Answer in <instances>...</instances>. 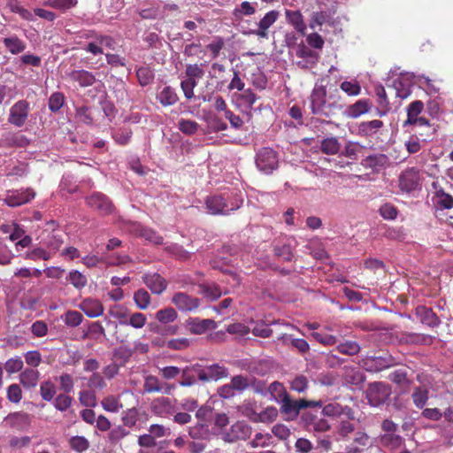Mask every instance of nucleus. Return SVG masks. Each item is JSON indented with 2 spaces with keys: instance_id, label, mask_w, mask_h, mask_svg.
I'll return each mask as SVG.
<instances>
[{
  "instance_id": "obj_28",
  "label": "nucleus",
  "mask_w": 453,
  "mask_h": 453,
  "mask_svg": "<svg viewBox=\"0 0 453 453\" xmlns=\"http://www.w3.org/2000/svg\"><path fill=\"white\" fill-rule=\"evenodd\" d=\"M352 411L348 406H342L337 403H330L325 405L322 409L321 414L326 417H339L342 414L350 416Z\"/></svg>"
},
{
  "instance_id": "obj_9",
  "label": "nucleus",
  "mask_w": 453,
  "mask_h": 453,
  "mask_svg": "<svg viewBox=\"0 0 453 453\" xmlns=\"http://www.w3.org/2000/svg\"><path fill=\"white\" fill-rule=\"evenodd\" d=\"M35 196L33 188L13 189L6 192L4 203L9 207H18L29 203Z\"/></svg>"
},
{
  "instance_id": "obj_38",
  "label": "nucleus",
  "mask_w": 453,
  "mask_h": 453,
  "mask_svg": "<svg viewBox=\"0 0 453 453\" xmlns=\"http://www.w3.org/2000/svg\"><path fill=\"white\" fill-rule=\"evenodd\" d=\"M57 387L50 380H47L41 383L40 385V395L44 401L51 402L56 395Z\"/></svg>"
},
{
  "instance_id": "obj_34",
  "label": "nucleus",
  "mask_w": 453,
  "mask_h": 453,
  "mask_svg": "<svg viewBox=\"0 0 453 453\" xmlns=\"http://www.w3.org/2000/svg\"><path fill=\"white\" fill-rule=\"evenodd\" d=\"M3 42L6 49L14 55L24 51L26 49V43L16 35L4 38Z\"/></svg>"
},
{
  "instance_id": "obj_41",
  "label": "nucleus",
  "mask_w": 453,
  "mask_h": 453,
  "mask_svg": "<svg viewBox=\"0 0 453 453\" xmlns=\"http://www.w3.org/2000/svg\"><path fill=\"white\" fill-rule=\"evenodd\" d=\"M429 391L422 387H416L411 395L415 406L418 409L424 408L428 401Z\"/></svg>"
},
{
  "instance_id": "obj_62",
  "label": "nucleus",
  "mask_w": 453,
  "mask_h": 453,
  "mask_svg": "<svg viewBox=\"0 0 453 453\" xmlns=\"http://www.w3.org/2000/svg\"><path fill=\"white\" fill-rule=\"evenodd\" d=\"M57 381H58L59 388L65 394H70L73 391L74 381L71 374L62 373L57 378Z\"/></svg>"
},
{
  "instance_id": "obj_3",
  "label": "nucleus",
  "mask_w": 453,
  "mask_h": 453,
  "mask_svg": "<svg viewBox=\"0 0 453 453\" xmlns=\"http://www.w3.org/2000/svg\"><path fill=\"white\" fill-rule=\"evenodd\" d=\"M191 370L196 373L198 380L203 382L217 381L229 376L228 369L218 363L204 366L196 364L192 365Z\"/></svg>"
},
{
  "instance_id": "obj_30",
  "label": "nucleus",
  "mask_w": 453,
  "mask_h": 453,
  "mask_svg": "<svg viewBox=\"0 0 453 453\" xmlns=\"http://www.w3.org/2000/svg\"><path fill=\"white\" fill-rule=\"evenodd\" d=\"M157 100L164 106H170L175 104L179 96L174 88L170 86L165 87L157 96Z\"/></svg>"
},
{
  "instance_id": "obj_13",
  "label": "nucleus",
  "mask_w": 453,
  "mask_h": 453,
  "mask_svg": "<svg viewBox=\"0 0 453 453\" xmlns=\"http://www.w3.org/2000/svg\"><path fill=\"white\" fill-rule=\"evenodd\" d=\"M185 326L193 334H203L209 329H215L217 323L210 319L188 318L185 321Z\"/></svg>"
},
{
  "instance_id": "obj_24",
  "label": "nucleus",
  "mask_w": 453,
  "mask_h": 453,
  "mask_svg": "<svg viewBox=\"0 0 453 453\" xmlns=\"http://www.w3.org/2000/svg\"><path fill=\"white\" fill-rule=\"evenodd\" d=\"M69 78L81 87H89L96 82L95 75L87 70H73L68 73Z\"/></svg>"
},
{
  "instance_id": "obj_58",
  "label": "nucleus",
  "mask_w": 453,
  "mask_h": 453,
  "mask_svg": "<svg viewBox=\"0 0 453 453\" xmlns=\"http://www.w3.org/2000/svg\"><path fill=\"white\" fill-rule=\"evenodd\" d=\"M199 125L195 120L181 119L178 122V128L185 134L192 135L198 130Z\"/></svg>"
},
{
  "instance_id": "obj_50",
  "label": "nucleus",
  "mask_w": 453,
  "mask_h": 453,
  "mask_svg": "<svg viewBox=\"0 0 453 453\" xmlns=\"http://www.w3.org/2000/svg\"><path fill=\"white\" fill-rule=\"evenodd\" d=\"M62 319L67 326L76 327L81 324L83 316L77 311H67L62 316Z\"/></svg>"
},
{
  "instance_id": "obj_48",
  "label": "nucleus",
  "mask_w": 453,
  "mask_h": 453,
  "mask_svg": "<svg viewBox=\"0 0 453 453\" xmlns=\"http://www.w3.org/2000/svg\"><path fill=\"white\" fill-rule=\"evenodd\" d=\"M165 250L180 260H188L190 258L192 252L186 250L182 246L177 243H171L165 246Z\"/></svg>"
},
{
  "instance_id": "obj_21",
  "label": "nucleus",
  "mask_w": 453,
  "mask_h": 453,
  "mask_svg": "<svg viewBox=\"0 0 453 453\" xmlns=\"http://www.w3.org/2000/svg\"><path fill=\"white\" fill-rule=\"evenodd\" d=\"M279 14L277 11L267 12L258 22V28L252 33L258 37H267V29L277 20Z\"/></svg>"
},
{
  "instance_id": "obj_14",
  "label": "nucleus",
  "mask_w": 453,
  "mask_h": 453,
  "mask_svg": "<svg viewBox=\"0 0 453 453\" xmlns=\"http://www.w3.org/2000/svg\"><path fill=\"white\" fill-rule=\"evenodd\" d=\"M142 281L155 295H161L167 288V281L157 273H144Z\"/></svg>"
},
{
  "instance_id": "obj_23",
  "label": "nucleus",
  "mask_w": 453,
  "mask_h": 453,
  "mask_svg": "<svg viewBox=\"0 0 453 453\" xmlns=\"http://www.w3.org/2000/svg\"><path fill=\"white\" fill-rule=\"evenodd\" d=\"M370 108L371 103L368 99H359L353 104L349 105L344 112L347 117L357 119L362 114L368 112Z\"/></svg>"
},
{
  "instance_id": "obj_52",
  "label": "nucleus",
  "mask_w": 453,
  "mask_h": 453,
  "mask_svg": "<svg viewBox=\"0 0 453 453\" xmlns=\"http://www.w3.org/2000/svg\"><path fill=\"white\" fill-rule=\"evenodd\" d=\"M340 88L349 96H357L361 93V86L357 80L342 81Z\"/></svg>"
},
{
  "instance_id": "obj_63",
  "label": "nucleus",
  "mask_w": 453,
  "mask_h": 453,
  "mask_svg": "<svg viewBox=\"0 0 453 453\" xmlns=\"http://www.w3.org/2000/svg\"><path fill=\"white\" fill-rule=\"evenodd\" d=\"M381 442L384 446L396 449L403 443V438L395 434H386L381 437Z\"/></svg>"
},
{
  "instance_id": "obj_27",
  "label": "nucleus",
  "mask_w": 453,
  "mask_h": 453,
  "mask_svg": "<svg viewBox=\"0 0 453 453\" xmlns=\"http://www.w3.org/2000/svg\"><path fill=\"white\" fill-rule=\"evenodd\" d=\"M279 403L280 404V412L287 415L288 420H294L299 415L296 400L290 399L288 395L280 399Z\"/></svg>"
},
{
  "instance_id": "obj_12",
  "label": "nucleus",
  "mask_w": 453,
  "mask_h": 453,
  "mask_svg": "<svg viewBox=\"0 0 453 453\" xmlns=\"http://www.w3.org/2000/svg\"><path fill=\"white\" fill-rule=\"evenodd\" d=\"M172 303L183 312L196 311L200 305V299L191 296L184 292H177L172 297Z\"/></svg>"
},
{
  "instance_id": "obj_19",
  "label": "nucleus",
  "mask_w": 453,
  "mask_h": 453,
  "mask_svg": "<svg viewBox=\"0 0 453 453\" xmlns=\"http://www.w3.org/2000/svg\"><path fill=\"white\" fill-rule=\"evenodd\" d=\"M173 387L161 382L159 379L154 375H148L144 378L143 390L146 393H165L170 394Z\"/></svg>"
},
{
  "instance_id": "obj_25",
  "label": "nucleus",
  "mask_w": 453,
  "mask_h": 453,
  "mask_svg": "<svg viewBox=\"0 0 453 453\" xmlns=\"http://www.w3.org/2000/svg\"><path fill=\"white\" fill-rule=\"evenodd\" d=\"M40 379V372L32 368H27L19 374V382L26 388H35Z\"/></svg>"
},
{
  "instance_id": "obj_37",
  "label": "nucleus",
  "mask_w": 453,
  "mask_h": 453,
  "mask_svg": "<svg viewBox=\"0 0 453 453\" xmlns=\"http://www.w3.org/2000/svg\"><path fill=\"white\" fill-rule=\"evenodd\" d=\"M410 127H411V131H414V132H416V130H415L416 127L425 128L426 129L425 133H418L417 132V134L420 137L426 136L430 139L431 136L434 134V129L432 127L429 121L423 117H418V118L415 119L414 120H412Z\"/></svg>"
},
{
  "instance_id": "obj_18",
  "label": "nucleus",
  "mask_w": 453,
  "mask_h": 453,
  "mask_svg": "<svg viewBox=\"0 0 453 453\" xmlns=\"http://www.w3.org/2000/svg\"><path fill=\"white\" fill-rule=\"evenodd\" d=\"M79 308L88 317L97 318L103 315L104 308L98 299L88 297L81 302Z\"/></svg>"
},
{
  "instance_id": "obj_32",
  "label": "nucleus",
  "mask_w": 453,
  "mask_h": 453,
  "mask_svg": "<svg viewBox=\"0 0 453 453\" xmlns=\"http://www.w3.org/2000/svg\"><path fill=\"white\" fill-rule=\"evenodd\" d=\"M101 406L105 411L112 413H118L121 409H123L120 396L113 395H109L104 397L101 401Z\"/></svg>"
},
{
  "instance_id": "obj_2",
  "label": "nucleus",
  "mask_w": 453,
  "mask_h": 453,
  "mask_svg": "<svg viewBox=\"0 0 453 453\" xmlns=\"http://www.w3.org/2000/svg\"><path fill=\"white\" fill-rule=\"evenodd\" d=\"M242 204V198L235 192L226 196L214 195L208 196L205 206L209 213L212 215H229L238 210Z\"/></svg>"
},
{
  "instance_id": "obj_45",
  "label": "nucleus",
  "mask_w": 453,
  "mask_h": 453,
  "mask_svg": "<svg viewBox=\"0 0 453 453\" xmlns=\"http://www.w3.org/2000/svg\"><path fill=\"white\" fill-rule=\"evenodd\" d=\"M286 15L289 23H291L298 32H304L306 26L299 11H287Z\"/></svg>"
},
{
  "instance_id": "obj_57",
  "label": "nucleus",
  "mask_w": 453,
  "mask_h": 453,
  "mask_svg": "<svg viewBox=\"0 0 453 453\" xmlns=\"http://www.w3.org/2000/svg\"><path fill=\"white\" fill-rule=\"evenodd\" d=\"M136 76L141 86H147L154 80V73L148 66H142L136 71Z\"/></svg>"
},
{
  "instance_id": "obj_53",
  "label": "nucleus",
  "mask_w": 453,
  "mask_h": 453,
  "mask_svg": "<svg viewBox=\"0 0 453 453\" xmlns=\"http://www.w3.org/2000/svg\"><path fill=\"white\" fill-rule=\"evenodd\" d=\"M139 235L154 244L159 245L163 243V237L151 228L139 226Z\"/></svg>"
},
{
  "instance_id": "obj_31",
  "label": "nucleus",
  "mask_w": 453,
  "mask_h": 453,
  "mask_svg": "<svg viewBox=\"0 0 453 453\" xmlns=\"http://www.w3.org/2000/svg\"><path fill=\"white\" fill-rule=\"evenodd\" d=\"M342 145L337 137L332 136L320 142V150L326 155H335L341 150Z\"/></svg>"
},
{
  "instance_id": "obj_60",
  "label": "nucleus",
  "mask_w": 453,
  "mask_h": 453,
  "mask_svg": "<svg viewBox=\"0 0 453 453\" xmlns=\"http://www.w3.org/2000/svg\"><path fill=\"white\" fill-rule=\"evenodd\" d=\"M121 420L124 426H127L129 428L134 426L138 420L137 409L133 407L123 411Z\"/></svg>"
},
{
  "instance_id": "obj_44",
  "label": "nucleus",
  "mask_w": 453,
  "mask_h": 453,
  "mask_svg": "<svg viewBox=\"0 0 453 453\" xmlns=\"http://www.w3.org/2000/svg\"><path fill=\"white\" fill-rule=\"evenodd\" d=\"M53 405L56 410L64 412L66 411L73 402V398L69 394H59L53 400Z\"/></svg>"
},
{
  "instance_id": "obj_39",
  "label": "nucleus",
  "mask_w": 453,
  "mask_h": 453,
  "mask_svg": "<svg viewBox=\"0 0 453 453\" xmlns=\"http://www.w3.org/2000/svg\"><path fill=\"white\" fill-rule=\"evenodd\" d=\"M155 318L161 324H170L176 320L178 313L173 308L167 307L157 311L155 314Z\"/></svg>"
},
{
  "instance_id": "obj_42",
  "label": "nucleus",
  "mask_w": 453,
  "mask_h": 453,
  "mask_svg": "<svg viewBox=\"0 0 453 453\" xmlns=\"http://www.w3.org/2000/svg\"><path fill=\"white\" fill-rule=\"evenodd\" d=\"M267 393L271 395L272 399L279 403L285 395L288 394L286 391L284 385L279 381H273L267 388Z\"/></svg>"
},
{
  "instance_id": "obj_22",
  "label": "nucleus",
  "mask_w": 453,
  "mask_h": 453,
  "mask_svg": "<svg viewBox=\"0 0 453 453\" xmlns=\"http://www.w3.org/2000/svg\"><path fill=\"white\" fill-rule=\"evenodd\" d=\"M416 315L422 324L430 327L437 326L441 322L432 309L426 306H418L416 308Z\"/></svg>"
},
{
  "instance_id": "obj_36",
  "label": "nucleus",
  "mask_w": 453,
  "mask_h": 453,
  "mask_svg": "<svg viewBox=\"0 0 453 453\" xmlns=\"http://www.w3.org/2000/svg\"><path fill=\"white\" fill-rule=\"evenodd\" d=\"M52 257V252L46 250L42 247H35L31 250L27 251L23 257L27 260L38 261V260H50Z\"/></svg>"
},
{
  "instance_id": "obj_16",
  "label": "nucleus",
  "mask_w": 453,
  "mask_h": 453,
  "mask_svg": "<svg viewBox=\"0 0 453 453\" xmlns=\"http://www.w3.org/2000/svg\"><path fill=\"white\" fill-rule=\"evenodd\" d=\"M28 115V104L25 101H19L12 108L9 116V122L16 127L24 125Z\"/></svg>"
},
{
  "instance_id": "obj_8",
  "label": "nucleus",
  "mask_w": 453,
  "mask_h": 453,
  "mask_svg": "<svg viewBox=\"0 0 453 453\" xmlns=\"http://www.w3.org/2000/svg\"><path fill=\"white\" fill-rule=\"evenodd\" d=\"M399 188L405 193H411L420 188L419 171L415 167L404 170L399 176Z\"/></svg>"
},
{
  "instance_id": "obj_29",
  "label": "nucleus",
  "mask_w": 453,
  "mask_h": 453,
  "mask_svg": "<svg viewBox=\"0 0 453 453\" xmlns=\"http://www.w3.org/2000/svg\"><path fill=\"white\" fill-rule=\"evenodd\" d=\"M424 109V104L420 100L411 102L407 106V119L403 123V127H409L415 119L419 117V114Z\"/></svg>"
},
{
  "instance_id": "obj_40",
  "label": "nucleus",
  "mask_w": 453,
  "mask_h": 453,
  "mask_svg": "<svg viewBox=\"0 0 453 453\" xmlns=\"http://www.w3.org/2000/svg\"><path fill=\"white\" fill-rule=\"evenodd\" d=\"M150 295L144 288H139L134 293V302L140 310H146L150 304Z\"/></svg>"
},
{
  "instance_id": "obj_17",
  "label": "nucleus",
  "mask_w": 453,
  "mask_h": 453,
  "mask_svg": "<svg viewBox=\"0 0 453 453\" xmlns=\"http://www.w3.org/2000/svg\"><path fill=\"white\" fill-rule=\"evenodd\" d=\"M4 421L11 427L19 431H23L27 429V427L30 426L31 418L29 414L26 412L16 411L8 414L4 418Z\"/></svg>"
},
{
  "instance_id": "obj_64",
  "label": "nucleus",
  "mask_w": 453,
  "mask_h": 453,
  "mask_svg": "<svg viewBox=\"0 0 453 453\" xmlns=\"http://www.w3.org/2000/svg\"><path fill=\"white\" fill-rule=\"evenodd\" d=\"M278 417V410L274 406H268L259 412L257 423H272Z\"/></svg>"
},
{
  "instance_id": "obj_49",
  "label": "nucleus",
  "mask_w": 453,
  "mask_h": 453,
  "mask_svg": "<svg viewBox=\"0 0 453 453\" xmlns=\"http://www.w3.org/2000/svg\"><path fill=\"white\" fill-rule=\"evenodd\" d=\"M89 441L84 436H73L69 440L70 448L77 453H82L89 448Z\"/></svg>"
},
{
  "instance_id": "obj_56",
  "label": "nucleus",
  "mask_w": 453,
  "mask_h": 453,
  "mask_svg": "<svg viewBox=\"0 0 453 453\" xmlns=\"http://www.w3.org/2000/svg\"><path fill=\"white\" fill-rule=\"evenodd\" d=\"M79 401L81 405L92 408L97 404L96 393L92 390H81L79 392Z\"/></svg>"
},
{
  "instance_id": "obj_51",
  "label": "nucleus",
  "mask_w": 453,
  "mask_h": 453,
  "mask_svg": "<svg viewBox=\"0 0 453 453\" xmlns=\"http://www.w3.org/2000/svg\"><path fill=\"white\" fill-rule=\"evenodd\" d=\"M383 127V122L380 119H373L370 121L362 122L360 124V131L368 136H372Z\"/></svg>"
},
{
  "instance_id": "obj_1",
  "label": "nucleus",
  "mask_w": 453,
  "mask_h": 453,
  "mask_svg": "<svg viewBox=\"0 0 453 453\" xmlns=\"http://www.w3.org/2000/svg\"><path fill=\"white\" fill-rule=\"evenodd\" d=\"M309 100L311 112L317 115L331 117L344 108V104L339 103L338 100L327 102L326 87L318 82L315 83Z\"/></svg>"
},
{
  "instance_id": "obj_43",
  "label": "nucleus",
  "mask_w": 453,
  "mask_h": 453,
  "mask_svg": "<svg viewBox=\"0 0 453 453\" xmlns=\"http://www.w3.org/2000/svg\"><path fill=\"white\" fill-rule=\"evenodd\" d=\"M75 119L85 125L91 126L94 123V118L88 106L81 105L75 109Z\"/></svg>"
},
{
  "instance_id": "obj_46",
  "label": "nucleus",
  "mask_w": 453,
  "mask_h": 453,
  "mask_svg": "<svg viewBox=\"0 0 453 453\" xmlns=\"http://www.w3.org/2000/svg\"><path fill=\"white\" fill-rule=\"evenodd\" d=\"M66 280L77 289L83 288L88 283L86 276L77 270L70 271Z\"/></svg>"
},
{
  "instance_id": "obj_4",
  "label": "nucleus",
  "mask_w": 453,
  "mask_h": 453,
  "mask_svg": "<svg viewBox=\"0 0 453 453\" xmlns=\"http://www.w3.org/2000/svg\"><path fill=\"white\" fill-rule=\"evenodd\" d=\"M391 387L382 381L370 383L365 390L368 403L373 407L384 404L391 395Z\"/></svg>"
},
{
  "instance_id": "obj_15",
  "label": "nucleus",
  "mask_w": 453,
  "mask_h": 453,
  "mask_svg": "<svg viewBox=\"0 0 453 453\" xmlns=\"http://www.w3.org/2000/svg\"><path fill=\"white\" fill-rule=\"evenodd\" d=\"M29 142L30 140L20 132H7L2 134L0 145L5 148H24Z\"/></svg>"
},
{
  "instance_id": "obj_20",
  "label": "nucleus",
  "mask_w": 453,
  "mask_h": 453,
  "mask_svg": "<svg viewBox=\"0 0 453 453\" xmlns=\"http://www.w3.org/2000/svg\"><path fill=\"white\" fill-rule=\"evenodd\" d=\"M388 165V157L382 153L369 155L362 159L361 165L366 169L379 172Z\"/></svg>"
},
{
  "instance_id": "obj_5",
  "label": "nucleus",
  "mask_w": 453,
  "mask_h": 453,
  "mask_svg": "<svg viewBox=\"0 0 453 453\" xmlns=\"http://www.w3.org/2000/svg\"><path fill=\"white\" fill-rule=\"evenodd\" d=\"M395 364V357L390 354L381 356L366 355L359 362L360 366L370 372H380L394 366Z\"/></svg>"
},
{
  "instance_id": "obj_61",
  "label": "nucleus",
  "mask_w": 453,
  "mask_h": 453,
  "mask_svg": "<svg viewBox=\"0 0 453 453\" xmlns=\"http://www.w3.org/2000/svg\"><path fill=\"white\" fill-rule=\"evenodd\" d=\"M65 101V95L62 92H54L49 98V109L52 112L58 111Z\"/></svg>"
},
{
  "instance_id": "obj_11",
  "label": "nucleus",
  "mask_w": 453,
  "mask_h": 453,
  "mask_svg": "<svg viewBox=\"0 0 453 453\" xmlns=\"http://www.w3.org/2000/svg\"><path fill=\"white\" fill-rule=\"evenodd\" d=\"M175 403V399L172 400L165 396L157 397L151 402V412L161 418H169L177 411Z\"/></svg>"
},
{
  "instance_id": "obj_6",
  "label": "nucleus",
  "mask_w": 453,
  "mask_h": 453,
  "mask_svg": "<svg viewBox=\"0 0 453 453\" xmlns=\"http://www.w3.org/2000/svg\"><path fill=\"white\" fill-rule=\"evenodd\" d=\"M278 154L272 148L260 149L256 155V165L259 171L268 174L278 167Z\"/></svg>"
},
{
  "instance_id": "obj_33",
  "label": "nucleus",
  "mask_w": 453,
  "mask_h": 453,
  "mask_svg": "<svg viewBox=\"0 0 453 453\" xmlns=\"http://www.w3.org/2000/svg\"><path fill=\"white\" fill-rule=\"evenodd\" d=\"M388 379L403 390H407L411 383L407 377V371L405 369H398L392 372Z\"/></svg>"
},
{
  "instance_id": "obj_55",
  "label": "nucleus",
  "mask_w": 453,
  "mask_h": 453,
  "mask_svg": "<svg viewBox=\"0 0 453 453\" xmlns=\"http://www.w3.org/2000/svg\"><path fill=\"white\" fill-rule=\"evenodd\" d=\"M435 203L441 209H451L453 207V196L442 189L435 193Z\"/></svg>"
},
{
  "instance_id": "obj_47",
  "label": "nucleus",
  "mask_w": 453,
  "mask_h": 453,
  "mask_svg": "<svg viewBox=\"0 0 453 453\" xmlns=\"http://www.w3.org/2000/svg\"><path fill=\"white\" fill-rule=\"evenodd\" d=\"M365 147L357 142H349L344 147L342 155L352 159L357 160L359 155L363 154Z\"/></svg>"
},
{
  "instance_id": "obj_10",
  "label": "nucleus",
  "mask_w": 453,
  "mask_h": 453,
  "mask_svg": "<svg viewBox=\"0 0 453 453\" xmlns=\"http://www.w3.org/2000/svg\"><path fill=\"white\" fill-rule=\"evenodd\" d=\"M87 204L101 215L111 214L114 206L110 198L103 193L95 192L86 198Z\"/></svg>"
},
{
  "instance_id": "obj_59",
  "label": "nucleus",
  "mask_w": 453,
  "mask_h": 453,
  "mask_svg": "<svg viewBox=\"0 0 453 453\" xmlns=\"http://www.w3.org/2000/svg\"><path fill=\"white\" fill-rule=\"evenodd\" d=\"M337 349L342 354L354 356L360 351L361 348L357 342L346 341L345 342L340 343L337 346Z\"/></svg>"
},
{
  "instance_id": "obj_35",
  "label": "nucleus",
  "mask_w": 453,
  "mask_h": 453,
  "mask_svg": "<svg viewBox=\"0 0 453 453\" xmlns=\"http://www.w3.org/2000/svg\"><path fill=\"white\" fill-rule=\"evenodd\" d=\"M394 87L395 88L396 96L401 99H406L411 94V81L404 78L395 80Z\"/></svg>"
},
{
  "instance_id": "obj_54",
  "label": "nucleus",
  "mask_w": 453,
  "mask_h": 453,
  "mask_svg": "<svg viewBox=\"0 0 453 453\" xmlns=\"http://www.w3.org/2000/svg\"><path fill=\"white\" fill-rule=\"evenodd\" d=\"M421 141L427 142V141H429V138H427V137L420 138V136L417 134V131H416L415 134L413 135H411L409 138V140L406 141V142H405V147H406L407 151L410 154H414V153L418 152L421 149V144H420Z\"/></svg>"
},
{
  "instance_id": "obj_7",
  "label": "nucleus",
  "mask_w": 453,
  "mask_h": 453,
  "mask_svg": "<svg viewBox=\"0 0 453 453\" xmlns=\"http://www.w3.org/2000/svg\"><path fill=\"white\" fill-rule=\"evenodd\" d=\"M252 428L244 421H237L228 430L221 433V439L227 443L246 441L250 437Z\"/></svg>"
},
{
  "instance_id": "obj_26",
  "label": "nucleus",
  "mask_w": 453,
  "mask_h": 453,
  "mask_svg": "<svg viewBox=\"0 0 453 453\" xmlns=\"http://www.w3.org/2000/svg\"><path fill=\"white\" fill-rule=\"evenodd\" d=\"M375 94L378 97L377 115L385 116L390 110V104L384 87L381 85L375 87Z\"/></svg>"
}]
</instances>
